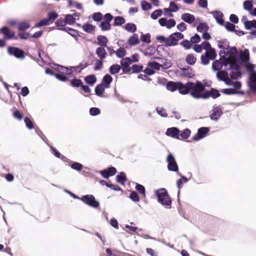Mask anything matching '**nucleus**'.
Here are the masks:
<instances>
[{"label": "nucleus", "instance_id": "1", "mask_svg": "<svg viewBox=\"0 0 256 256\" xmlns=\"http://www.w3.org/2000/svg\"><path fill=\"white\" fill-rule=\"evenodd\" d=\"M192 86H190V94L194 98L198 99L203 98L204 92H205L204 86L200 81L196 83L190 82Z\"/></svg>", "mask_w": 256, "mask_h": 256}, {"label": "nucleus", "instance_id": "2", "mask_svg": "<svg viewBox=\"0 0 256 256\" xmlns=\"http://www.w3.org/2000/svg\"><path fill=\"white\" fill-rule=\"evenodd\" d=\"M158 196V202L166 207L170 208L172 200L170 198L167 190L165 188H162L155 192Z\"/></svg>", "mask_w": 256, "mask_h": 256}, {"label": "nucleus", "instance_id": "3", "mask_svg": "<svg viewBox=\"0 0 256 256\" xmlns=\"http://www.w3.org/2000/svg\"><path fill=\"white\" fill-rule=\"evenodd\" d=\"M58 17V14L56 12L54 11L50 12L48 13V17L36 23L35 25V27H40L44 26L49 25L52 24Z\"/></svg>", "mask_w": 256, "mask_h": 256}, {"label": "nucleus", "instance_id": "4", "mask_svg": "<svg viewBox=\"0 0 256 256\" xmlns=\"http://www.w3.org/2000/svg\"><path fill=\"white\" fill-rule=\"evenodd\" d=\"M184 36L180 32L171 34L167 40V46H174L178 44V41L184 38Z\"/></svg>", "mask_w": 256, "mask_h": 256}, {"label": "nucleus", "instance_id": "5", "mask_svg": "<svg viewBox=\"0 0 256 256\" xmlns=\"http://www.w3.org/2000/svg\"><path fill=\"white\" fill-rule=\"evenodd\" d=\"M80 200L86 204L94 208H98L99 207V203L95 199L94 196L92 194H88L82 196Z\"/></svg>", "mask_w": 256, "mask_h": 256}, {"label": "nucleus", "instance_id": "6", "mask_svg": "<svg viewBox=\"0 0 256 256\" xmlns=\"http://www.w3.org/2000/svg\"><path fill=\"white\" fill-rule=\"evenodd\" d=\"M8 52L10 55L14 56L18 58L24 59L25 58L24 51L18 48L8 46Z\"/></svg>", "mask_w": 256, "mask_h": 256}, {"label": "nucleus", "instance_id": "7", "mask_svg": "<svg viewBox=\"0 0 256 256\" xmlns=\"http://www.w3.org/2000/svg\"><path fill=\"white\" fill-rule=\"evenodd\" d=\"M166 161L168 163V168L170 171L177 172L178 171V168L176 164V162L172 156V154L170 153L166 158Z\"/></svg>", "mask_w": 256, "mask_h": 256}, {"label": "nucleus", "instance_id": "8", "mask_svg": "<svg viewBox=\"0 0 256 256\" xmlns=\"http://www.w3.org/2000/svg\"><path fill=\"white\" fill-rule=\"evenodd\" d=\"M121 64V68H122V72L124 74H127L130 72L132 68L130 67V64H132L131 58L129 57L122 58L120 62Z\"/></svg>", "mask_w": 256, "mask_h": 256}, {"label": "nucleus", "instance_id": "9", "mask_svg": "<svg viewBox=\"0 0 256 256\" xmlns=\"http://www.w3.org/2000/svg\"><path fill=\"white\" fill-rule=\"evenodd\" d=\"M0 33L4 34L5 40L18 39V37L15 36L14 32H10V29L6 26L2 27L0 29Z\"/></svg>", "mask_w": 256, "mask_h": 256}, {"label": "nucleus", "instance_id": "10", "mask_svg": "<svg viewBox=\"0 0 256 256\" xmlns=\"http://www.w3.org/2000/svg\"><path fill=\"white\" fill-rule=\"evenodd\" d=\"M209 132V129L206 127H202L198 130V133L192 138V140L197 141L204 138Z\"/></svg>", "mask_w": 256, "mask_h": 256}, {"label": "nucleus", "instance_id": "11", "mask_svg": "<svg viewBox=\"0 0 256 256\" xmlns=\"http://www.w3.org/2000/svg\"><path fill=\"white\" fill-rule=\"evenodd\" d=\"M116 172V170L113 166L110 167L107 169L102 170L100 172L101 176L105 178H108L110 176H114Z\"/></svg>", "mask_w": 256, "mask_h": 256}, {"label": "nucleus", "instance_id": "12", "mask_svg": "<svg viewBox=\"0 0 256 256\" xmlns=\"http://www.w3.org/2000/svg\"><path fill=\"white\" fill-rule=\"evenodd\" d=\"M178 90L180 94H186L190 92V86H192L190 82H188L186 84H183L180 82L178 84Z\"/></svg>", "mask_w": 256, "mask_h": 256}, {"label": "nucleus", "instance_id": "13", "mask_svg": "<svg viewBox=\"0 0 256 256\" xmlns=\"http://www.w3.org/2000/svg\"><path fill=\"white\" fill-rule=\"evenodd\" d=\"M203 98L206 99L211 96L214 98H216L220 96L219 92L214 89L212 88L210 91L205 90L204 92Z\"/></svg>", "mask_w": 256, "mask_h": 256}, {"label": "nucleus", "instance_id": "14", "mask_svg": "<svg viewBox=\"0 0 256 256\" xmlns=\"http://www.w3.org/2000/svg\"><path fill=\"white\" fill-rule=\"evenodd\" d=\"M239 58L244 63L248 62L250 58L248 50L245 48L242 51L240 50V52Z\"/></svg>", "mask_w": 256, "mask_h": 256}, {"label": "nucleus", "instance_id": "15", "mask_svg": "<svg viewBox=\"0 0 256 256\" xmlns=\"http://www.w3.org/2000/svg\"><path fill=\"white\" fill-rule=\"evenodd\" d=\"M222 114V109L220 107L216 106L214 108L210 117L212 120H218Z\"/></svg>", "mask_w": 256, "mask_h": 256}, {"label": "nucleus", "instance_id": "16", "mask_svg": "<svg viewBox=\"0 0 256 256\" xmlns=\"http://www.w3.org/2000/svg\"><path fill=\"white\" fill-rule=\"evenodd\" d=\"M180 132L178 128L175 127H172L168 128L166 132V134L168 136L179 139Z\"/></svg>", "mask_w": 256, "mask_h": 256}, {"label": "nucleus", "instance_id": "17", "mask_svg": "<svg viewBox=\"0 0 256 256\" xmlns=\"http://www.w3.org/2000/svg\"><path fill=\"white\" fill-rule=\"evenodd\" d=\"M248 85L251 90H256V72H252L250 75Z\"/></svg>", "mask_w": 256, "mask_h": 256}, {"label": "nucleus", "instance_id": "18", "mask_svg": "<svg viewBox=\"0 0 256 256\" xmlns=\"http://www.w3.org/2000/svg\"><path fill=\"white\" fill-rule=\"evenodd\" d=\"M212 14L213 16L218 24L220 25H223L224 24V20H223L224 14L221 12L216 10L213 12Z\"/></svg>", "mask_w": 256, "mask_h": 256}, {"label": "nucleus", "instance_id": "19", "mask_svg": "<svg viewBox=\"0 0 256 256\" xmlns=\"http://www.w3.org/2000/svg\"><path fill=\"white\" fill-rule=\"evenodd\" d=\"M96 53L100 60L105 58L107 56V53L104 48V46L98 47L96 49Z\"/></svg>", "mask_w": 256, "mask_h": 256}, {"label": "nucleus", "instance_id": "20", "mask_svg": "<svg viewBox=\"0 0 256 256\" xmlns=\"http://www.w3.org/2000/svg\"><path fill=\"white\" fill-rule=\"evenodd\" d=\"M112 80V78L110 74H106L103 77L101 84L104 86L105 88H109Z\"/></svg>", "mask_w": 256, "mask_h": 256}, {"label": "nucleus", "instance_id": "21", "mask_svg": "<svg viewBox=\"0 0 256 256\" xmlns=\"http://www.w3.org/2000/svg\"><path fill=\"white\" fill-rule=\"evenodd\" d=\"M181 18L182 20L188 24H192L195 20L194 16L189 13H186L182 14Z\"/></svg>", "mask_w": 256, "mask_h": 256}, {"label": "nucleus", "instance_id": "22", "mask_svg": "<svg viewBox=\"0 0 256 256\" xmlns=\"http://www.w3.org/2000/svg\"><path fill=\"white\" fill-rule=\"evenodd\" d=\"M55 24L58 27V28L60 30H66L67 27H65L66 26V22L64 19L60 18H58Z\"/></svg>", "mask_w": 256, "mask_h": 256}, {"label": "nucleus", "instance_id": "23", "mask_svg": "<svg viewBox=\"0 0 256 256\" xmlns=\"http://www.w3.org/2000/svg\"><path fill=\"white\" fill-rule=\"evenodd\" d=\"M180 82H174L172 81H170L166 84V88L171 91L174 92L176 90H178V84Z\"/></svg>", "mask_w": 256, "mask_h": 256}, {"label": "nucleus", "instance_id": "24", "mask_svg": "<svg viewBox=\"0 0 256 256\" xmlns=\"http://www.w3.org/2000/svg\"><path fill=\"white\" fill-rule=\"evenodd\" d=\"M140 40L137 34H134L128 40V43L130 46H134L140 44Z\"/></svg>", "mask_w": 256, "mask_h": 256}, {"label": "nucleus", "instance_id": "25", "mask_svg": "<svg viewBox=\"0 0 256 256\" xmlns=\"http://www.w3.org/2000/svg\"><path fill=\"white\" fill-rule=\"evenodd\" d=\"M30 24L28 21H23L18 24V30L19 31H24L28 29Z\"/></svg>", "mask_w": 256, "mask_h": 256}, {"label": "nucleus", "instance_id": "26", "mask_svg": "<svg viewBox=\"0 0 256 256\" xmlns=\"http://www.w3.org/2000/svg\"><path fill=\"white\" fill-rule=\"evenodd\" d=\"M97 40H98V44L100 45V46L106 47L108 39L106 36L100 35L98 36Z\"/></svg>", "mask_w": 256, "mask_h": 256}, {"label": "nucleus", "instance_id": "27", "mask_svg": "<svg viewBox=\"0 0 256 256\" xmlns=\"http://www.w3.org/2000/svg\"><path fill=\"white\" fill-rule=\"evenodd\" d=\"M116 182L121 184H124L126 181V174L124 172H120L116 176Z\"/></svg>", "mask_w": 256, "mask_h": 256}, {"label": "nucleus", "instance_id": "28", "mask_svg": "<svg viewBox=\"0 0 256 256\" xmlns=\"http://www.w3.org/2000/svg\"><path fill=\"white\" fill-rule=\"evenodd\" d=\"M210 60H214L217 56L216 52L214 48L210 49L206 51L204 54Z\"/></svg>", "mask_w": 256, "mask_h": 256}, {"label": "nucleus", "instance_id": "29", "mask_svg": "<svg viewBox=\"0 0 256 256\" xmlns=\"http://www.w3.org/2000/svg\"><path fill=\"white\" fill-rule=\"evenodd\" d=\"M196 58L192 54H190L187 55L186 58V62L190 65H194L196 64Z\"/></svg>", "mask_w": 256, "mask_h": 256}, {"label": "nucleus", "instance_id": "30", "mask_svg": "<svg viewBox=\"0 0 256 256\" xmlns=\"http://www.w3.org/2000/svg\"><path fill=\"white\" fill-rule=\"evenodd\" d=\"M183 72V75L188 78H192L194 76L192 68L188 67V68H182L181 69Z\"/></svg>", "mask_w": 256, "mask_h": 256}, {"label": "nucleus", "instance_id": "31", "mask_svg": "<svg viewBox=\"0 0 256 256\" xmlns=\"http://www.w3.org/2000/svg\"><path fill=\"white\" fill-rule=\"evenodd\" d=\"M121 69V66L118 64H114L112 65L109 68V72L112 74H116L119 72Z\"/></svg>", "mask_w": 256, "mask_h": 256}, {"label": "nucleus", "instance_id": "32", "mask_svg": "<svg viewBox=\"0 0 256 256\" xmlns=\"http://www.w3.org/2000/svg\"><path fill=\"white\" fill-rule=\"evenodd\" d=\"M83 30L87 33H91L95 30L96 26L92 24H85L82 26Z\"/></svg>", "mask_w": 256, "mask_h": 256}, {"label": "nucleus", "instance_id": "33", "mask_svg": "<svg viewBox=\"0 0 256 256\" xmlns=\"http://www.w3.org/2000/svg\"><path fill=\"white\" fill-rule=\"evenodd\" d=\"M104 86L102 84H98L95 88L96 94L98 96H102L104 92Z\"/></svg>", "mask_w": 256, "mask_h": 256}, {"label": "nucleus", "instance_id": "34", "mask_svg": "<svg viewBox=\"0 0 256 256\" xmlns=\"http://www.w3.org/2000/svg\"><path fill=\"white\" fill-rule=\"evenodd\" d=\"M216 76L220 80H225L228 78V74L224 70H220L217 72Z\"/></svg>", "mask_w": 256, "mask_h": 256}, {"label": "nucleus", "instance_id": "35", "mask_svg": "<svg viewBox=\"0 0 256 256\" xmlns=\"http://www.w3.org/2000/svg\"><path fill=\"white\" fill-rule=\"evenodd\" d=\"M86 82L90 85L94 84L96 81V78L94 75H90L84 78Z\"/></svg>", "mask_w": 256, "mask_h": 256}, {"label": "nucleus", "instance_id": "36", "mask_svg": "<svg viewBox=\"0 0 256 256\" xmlns=\"http://www.w3.org/2000/svg\"><path fill=\"white\" fill-rule=\"evenodd\" d=\"M125 29L129 32H134L136 30V25L132 23H128L125 25Z\"/></svg>", "mask_w": 256, "mask_h": 256}, {"label": "nucleus", "instance_id": "37", "mask_svg": "<svg viewBox=\"0 0 256 256\" xmlns=\"http://www.w3.org/2000/svg\"><path fill=\"white\" fill-rule=\"evenodd\" d=\"M188 182V178L184 176H182V178L179 179L176 182V185L178 188V192L180 189L182 187V184H186Z\"/></svg>", "mask_w": 256, "mask_h": 256}, {"label": "nucleus", "instance_id": "38", "mask_svg": "<svg viewBox=\"0 0 256 256\" xmlns=\"http://www.w3.org/2000/svg\"><path fill=\"white\" fill-rule=\"evenodd\" d=\"M114 26H120L125 22V19L120 16H116L114 20Z\"/></svg>", "mask_w": 256, "mask_h": 256}, {"label": "nucleus", "instance_id": "39", "mask_svg": "<svg viewBox=\"0 0 256 256\" xmlns=\"http://www.w3.org/2000/svg\"><path fill=\"white\" fill-rule=\"evenodd\" d=\"M100 26L102 31L109 30L111 29L110 24L106 22H102L100 24Z\"/></svg>", "mask_w": 256, "mask_h": 256}, {"label": "nucleus", "instance_id": "40", "mask_svg": "<svg viewBox=\"0 0 256 256\" xmlns=\"http://www.w3.org/2000/svg\"><path fill=\"white\" fill-rule=\"evenodd\" d=\"M148 66L152 68V69L156 70H160V68L162 66L159 63L156 62H150L148 64Z\"/></svg>", "mask_w": 256, "mask_h": 256}, {"label": "nucleus", "instance_id": "41", "mask_svg": "<svg viewBox=\"0 0 256 256\" xmlns=\"http://www.w3.org/2000/svg\"><path fill=\"white\" fill-rule=\"evenodd\" d=\"M70 84L73 87L78 88L82 86V82L81 80L74 78L70 81Z\"/></svg>", "mask_w": 256, "mask_h": 256}, {"label": "nucleus", "instance_id": "42", "mask_svg": "<svg viewBox=\"0 0 256 256\" xmlns=\"http://www.w3.org/2000/svg\"><path fill=\"white\" fill-rule=\"evenodd\" d=\"M209 27L206 23H200L197 26V30L199 32L208 31Z\"/></svg>", "mask_w": 256, "mask_h": 256}, {"label": "nucleus", "instance_id": "43", "mask_svg": "<svg viewBox=\"0 0 256 256\" xmlns=\"http://www.w3.org/2000/svg\"><path fill=\"white\" fill-rule=\"evenodd\" d=\"M116 54L118 58H122L126 55V52L124 48H120L116 51Z\"/></svg>", "mask_w": 256, "mask_h": 256}, {"label": "nucleus", "instance_id": "44", "mask_svg": "<svg viewBox=\"0 0 256 256\" xmlns=\"http://www.w3.org/2000/svg\"><path fill=\"white\" fill-rule=\"evenodd\" d=\"M12 116L18 120H21L24 117L23 114L16 109L14 111Z\"/></svg>", "mask_w": 256, "mask_h": 256}, {"label": "nucleus", "instance_id": "45", "mask_svg": "<svg viewBox=\"0 0 256 256\" xmlns=\"http://www.w3.org/2000/svg\"><path fill=\"white\" fill-rule=\"evenodd\" d=\"M64 20L66 22V24H72L74 22H75L76 20L75 18H74L71 14L66 15Z\"/></svg>", "mask_w": 256, "mask_h": 256}, {"label": "nucleus", "instance_id": "46", "mask_svg": "<svg viewBox=\"0 0 256 256\" xmlns=\"http://www.w3.org/2000/svg\"><path fill=\"white\" fill-rule=\"evenodd\" d=\"M140 39L142 42L149 44L150 42V34L149 33L145 34H142L140 36Z\"/></svg>", "mask_w": 256, "mask_h": 256}, {"label": "nucleus", "instance_id": "47", "mask_svg": "<svg viewBox=\"0 0 256 256\" xmlns=\"http://www.w3.org/2000/svg\"><path fill=\"white\" fill-rule=\"evenodd\" d=\"M103 16L100 12L94 13L92 16V18L96 22H100L102 20Z\"/></svg>", "mask_w": 256, "mask_h": 256}, {"label": "nucleus", "instance_id": "48", "mask_svg": "<svg viewBox=\"0 0 256 256\" xmlns=\"http://www.w3.org/2000/svg\"><path fill=\"white\" fill-rule=\"evenodd\" d=\"M24 121L26 124V126L28 129L32 130L34 128V123L30 118H29L28 117H25L24 118Z\"/></svg>", "mask_w": 256, "mask_h": 256}, {"label": "nucleus", "instance_id": "49", "mask_svg": "<svg viewBox=\"0 0 256 256\" xmlns=\"http://www.w3.org/2000/svg\"><path fill=\"white\" fill-rule=\"evenodd\" d=\"M143 66L142 65L134 64L131 68L133 73H138L142 71Z\"/></svg>", "mask_w": 256, "mask_h": 256}, {"label": "nucleus", "instance_id": "50", "mask_svg": "<svg viewBox=\"0 0 256 256\" xmlns=\"http://www.w3.org/2000/svg\"><path fill=\"white\" fill-rule=\"evenodd\" d=\"M221 92L225 94H228V95L234 94H236L238 93L236 90L234 88L222 89L221 90Z\"/></svg>", "mask_w": 256, "mask_h": 256}, {"label": "nucleus", "instance_id": "51", "mask_svg": "<svg viewBox=\"0 0 256 256\" xmlns=\"http://www.w3.org/2000/svg\"><path fill=\"white\" fill-rule=\"evenodd\" d=\"M141 6L144 10H148L152 8L151 4L144 0L142 1Z\"/></svg>", "mask_w": 256, "mask_h": 256}, {"label": "nucleus", "instance_id": "52", "mask_svg": "<svg viewBox=\"0 0 256 256\" xmlns=\"http://www.w3.org/2000/svg\"><path fill=\"white\" fill-rule=\"evenodd\" d=\"M222 67L221 63L218 60H214L212 64V68L214 70H220Z\"/></svg>", "mask_w": 256, "mask_h": 256}, {"label": "nucleus", "instance_id": "53", "mask_svg": "<svg viewBox=\"0 0 256 256\" xmlns=\"http://www.w3.org/2000/svg\"><path fill=\"white\" fill-rule=\"evenodd\" d=\"M191 134V131L188 128H186L180 134L181 137L184 139L188 138Z\"/></svg>", "mask_w": 256, "mask_h": 256}, {"label": "nucleus", "instance_id": "54", "mask_svg": "<svg viewBox=\"0 0 256 256\" xmlns=\"http://www.w3.org/2000/svg\"><path fill=\"white\" fill-rule=\"evenodd\" d=\"M102 66L103 64L102 60H96L94 67V70H101L102 68Z\"/></svg>", "mask_w": 256, "mask_h": 256}, {"label": "nucleus", "instance_id": "55", "mask_svg": "<svg viewBox=\"0 0 256 256\" xmlns=\"http://www.w3.org/2000/svg\"><path fill=\"white\" fill-rule=\"evenodd\" d=\"M162 14V10H156L152 14L151 18L154 20H156Z\"/></svg>", "mask_w": 256, "mask_h": 256}, {"label": "nucleus", "instance_id": "56", "mask_svg": "<svg viewBox=\"0 0 256 256\" xmlns=\"http://www.w3.org/2000/svg\"><path fill=\"white\" fill-rule=\"evenodd\" d=\"M253 6L252 1L250 0H246L244 2V8L245 10H250L252 8Z\"/></svg>", "mask_w": 256, "mask_h": 256}, {"label": "nucleus", "instance_id": "57", "mask_svg": "<svg viewBox=\"0 0 256 256\" xmlns=\"http://www.w3.org/2000/svg\"><path fill=\"white\" fill-rule=\"evenodd\" d=\"M130 198L134 202H138L140 200L138 194L134 191H133L130 193Z\"/></svg>", "mask_w": 256, "mask_h": 256}, {"label": "nucleus", "instance_id": "58", "mask_svg": "<svg viewBox=\"0 0 256 256\" xmlns=\"http://www.w3.org/2000/svg\"><path fill=\"white\" fill-rule=\"evenodd\" d=\"M136 188L140 194H142L144 196H145V188L142 185L137 184Z\"/></svg>", "mask_w": 256, "mask_h": 256}, {"label": "nucleus", "instance_id": "59", "mask_svg": "<svg viewBox=\"0 0 256 256\" xmlns=\"http://www.w3.org/2000/svg\"><path fill=\"white\" fill-rule=\"evenodd\" d=\"M70 167L75 170L80 171L82 168V165L78 162H74L72 164H71Z\"/></svg>", "mask_w": 256, "mask_h": 256}, {"label": "nucleus", "instance_id": "60", "mask_svg": "<svg viewBox=\"0 0 256 256\" xmlns=\"http://www.w3.org/2000/svg\"><path fill=\"white\" fill-rule=\"evenodd\" d=\"M100 112V110L98 108H92L90 110V115L96 116L99 114Z\"/></svg>", "mask_w": 256, "mask_h": 256}, {"label": "nucleus", "instance_id": "61", "mask_svg": "<svg viewBox=\"0 0 256 256\" xmlns=\"http://www.w3.org/2000/svg\"><path fill=\"white\" fill-rule=\"evenodd\" d=\"M64 31L68 32L70 34L74 37H76L78 35V32L72 28H67L66 30Z\"/></svg>", "mask_w": 256, "mask_h": 256}, {"label": "nucleus", "instance_id": "62", "mask_svg": "<svg viewBox=\"0 0 256 256\" xmlns=\"http://www.w3.org/2000/svg\"><path fill=\"white\" fill-rule=\"evenodd\" d=\"M180 45L186 50L190 49L192 46L191 43L186 40H182L180 42Z\"/></svg>", "mask_w": 256, "mask_h": 256}, {"label": "nucleus", "instance_id": "63", "mask_svg": "<svg viewBox=\"0 0 256 256\" xmlns=\"http://www.w3.org/2000/svg\"><path fill=\"white\" fill-rule=\"evenodd\" d=\"M225 27L226 29L230 32L235 31V26L230 22H226V23Z\"/></svg>", "mask_w": 256, "mask_h": 256}, {"label": "nucleus", "instance_id": "64", "mask_svg": "<svg viewBox=\"0 0 256 256\" xmlns=\"http://www.w3.org/2000/svg\"><path fill=\"white\" fill-rule=\"evenodd\" d=\"M54 76L58 80H60L62 81V82H66L68 80V78H66V75H64L62 74H58V73L55 74Z\"/></svg>", "mask_w": 256, "mask_h": 256}]
</instances>
